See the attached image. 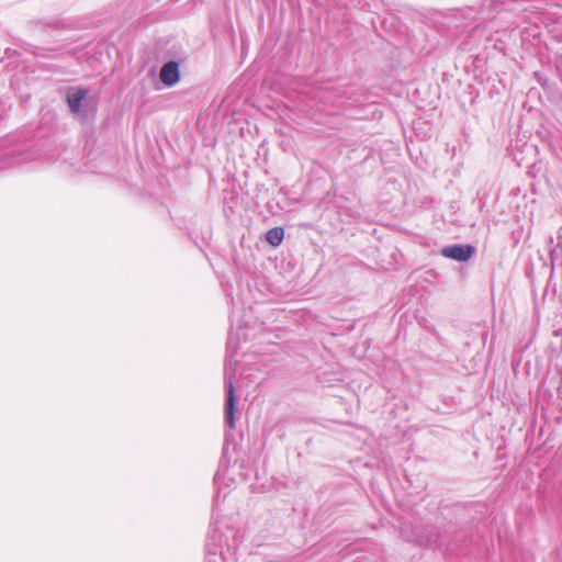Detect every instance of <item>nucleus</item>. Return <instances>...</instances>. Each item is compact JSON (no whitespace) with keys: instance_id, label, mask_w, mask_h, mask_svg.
Wrapping results in <instances>:
<instances>
[{"instance_id":"obj_4","label":"nucleus","mask_w":562,"mask_h":562,"mask_svg":"<svg viewBox=\"0 0 562 562\" xmlns=\"http://www.w3.org/2000/svg\"><path fill=\"white\" fill-rule=\"evenodd\" d=\"M474 251L475 249L471 245L454 244L443 247L441 255L446 258L462 262L469 260Z\"/></svg>"},{"instance_id":"obj_1","label":"nucleus","mask_w":562,"mask_h":562,"mask_svg":"<svg viewBox=\"0 0 562 562\" xmlns=\"http://www.w3.org/2000/svg\"><path fill=\"white\" fill-rule=\"evenodd\" d=\"M232 366V360L225 367V383L227 389V397L225 403V422L229 428H235V411H236V394L233 383V375L228 372Z\"/></svg>"},{"instance_id":"obj_5","label":"nucleus","mask_w":562,"mask_h":562,"mask_svg":"<svg viewBox=\"0 0 562 562\" xmlns=\"http://www.w3.org/2000/svg\"><path fill=\"white\" fill-rule=\"evenodd\" d=\"M160 80L168 87L175 86L180 79L179 65L177 61H168L162 66L159 74Z\"/></svg>"},{"instance_id":"obj_13","label":"nucleus","mask_w":562,"mask_h":562,"mask_svg":"<svg viewBox=\"0 0 562 562\" xmlns=\"http://www.w3.org/2000/svg\"><path fill=\"white\" fill-rule=\"evenodd\" d=\"M561 381H562V370H561Z\"/></svg>"},{"instance_id":"obj_6","label":"nucleus","mask_w":562,"mask_h":562,"mask_svg":"<svg viewBox=\"0 0 562 562\" xmlns=\"http://www.w3.org/2000/svg\"><path fill=\"white\" fill-rule=\"evenodd\" d=\"M88 90L78 88L67 92V104L72 113H79L81 101L87 97Z\"/></svg>"},{"instance_id":"obj_10","label":"nucleus","mask_w":562,"mask_h":562,"mask_svg":"<svg viewBox=\"0 0 562 562\" xmlns=\"http://www.w3.org/2000/svg\"><path fill=\"white\" fill-rule=\"evenodd\" d=\"M94 145H95V143H86L83 146V151H87V160L83 162V165L90 171H95L94 166L92 165L93 159L89 158V156L93 151Z\"/></svg>"},{"instance_id":"obj_7","label":"nucleus","mask_w":562,"mask_h":562,"mask_svg":"<svg viewBox=\"0 0 562 562\" xmlns=\"http://www.w3.org/2000/svg\"><path fill=\"white\" fill-rule=\"evenodd\" d=\"M551 265L555 262L562 268V227L558 232L557 245L549 252Z\"/></svg>"},{"instance_id":"obj_2","label":"nucleus","mask_w":562,"mask_h":562,"mask_svg":"<svg viewBox=\"0 0 562 562\" xmlns=\"http://www.w3.org/2000/svg\"><path fill=\"white\" fill-rule=\"evenodd\" d=\"M37 151L38 149H36L35 146H32L27 149L14 148L10 150L8 157L0 161V169L19 166L24 162L34 160Z\"/></svg>"},{"instance_id":"obj_9","label":"nucleus","mask_w":562,"mask_h":562,"mask_svg":"<svg viewBox=\"0 0 562 562\" xmlns=\"http://www.w3.org/2000/svg\"><path fill=\"white\" fill-rule=\"evenodd\" d=\"M239 347V339L237 334L229 331L226 342L227 352L229 353V357L233 358L238 350Z\"/></svg>"},{"instance_id":"obj_8","label":"nucleus","mask_w":562,"mask_h":562,"mask_svg":"<svg viewBox=\"0 0 562 562\" xmlns=\"http://www.w3.org/2000/svg\"><path fill=\"white\" fill-rule=\"evenodd\" d=\"M284 238V229L282 227H273L266 234V240L274 247H278Z\"/></svg>"},{"instance_id":"obj_11","label":"nucleus","mask_w":562,"mask_h":562,"mask_svg":"<svg viewBox=\"0 0 562 562\" xmlns=\"http://www.w3.org/2000/svg\"><path fill=\"white\" fill-rule=\"evenodd\" d=\"M205 562H225L223 553H205Z\"/></svg>"},{"instance_id":"obj_3","label":"nucleus","mask_w":562,"mask_h":562,"mask_svg":"<svg viewBox=\"0 0 562 562\" xmlns=\"http://www.w3.org/2000/svg\"><path fill=\"white\" fill-rule=\"evenodd\" d=\"M224 535L218 526V521L211 524L205 541V553H222Z\"/></svg>"},{"instance_id":"obj_12","label":"nucleus","mask_w":562,"mask_h":562,"mask_svg":"<svg viewBox=\"0 0 562 562\" xmlns=\"http://www.w3.org/2000/svg\"><path fill=\"white\" fill-rule=\"evenodd\" d=\"M549 240H550V244H553V237L552 236H550Z\"/></svg>"}]
</instances>
